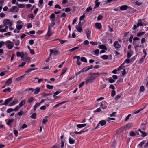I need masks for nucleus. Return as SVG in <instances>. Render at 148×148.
Segmentation results:
<instances>
[{"mask_svg": "<svg viewBox=\"0 0 148 148\" xmlns=\"http://www.w3.org/2000/svg\"><path fill=\"white\" fill-rule=\"evenodd\" d=\"M6 46L9 49H12L14 47V45L12 42L10 41H7L5 42Z\"/></svg>", "mask_w": 148, "mask_h": 148, "instance_id": "f257e3e1", "label": "nucleus"}, {"mask_svg": "<svg viewBox=\"0 0 148 148\" xmlns=\"http://www.w3.org/2000/svg\"><path fill=\"white\" fill-rule=\"evenodd\" d=\"M3 23L5 26L8 25L9 27H11L12 25V22L9 19H5L3 21Z\"/></svg>", "mask_w": 148, "mask_h": 148, "instance_id": "f03ea898", "label": "nucleus"}, {"mask_svg": "<svg viewBox=\"0 0 148 148\" xmlns=\"http://www.w3.org/2000/svg\"><path fill=\"white\" fill-rule=\"evenodd\" d=\"M19 10L18 8L16 6H12L9 10L10 12L15 13L18 12Z\"/></svg>", "mask_w": 148, "mask_h": 148, "instance_id": "7ed1b4c3", "label": "nucleus"}, {"mask_svg": "<svg viewBox=\"0 0 148 148\" xmlns=\"http://www.w3.org/2000/svg\"><path fill=\"white\" fill-rule=\"evenodd\" d=\"M95 77H93L92 76L87 78L86 79V83L87 84L89 83L92 82L94 80Z\"/></svg>", "mask_w": 148, "mask_h": 148, "instance_id": "20e7f679", "label": "nucleus"}, {"mask_svg": "<svg viewBox=\"0 0 148 148\" xmlns=\"http://www.w3.org/2000/svg\"><path fill=\"white\" fill-rule=\"evenodd\" d=\"M13 97H10L8 99H6L4 103H2L1 104V105H5L7 106L8 104L13 99Z\"/></svg>", "mask_w": 148, "mask_h": 148, "instance_id": "39448f33", "label": "nucleus"}, {"mask_svg": "<svg viewBox=\"0 0 148 148\" xmlns=\"http://www.w3.org/2000/svg\"><path fill=\"white\" fill-rule=\"evenodd\" d=\"M142 21L141 19H140L138 21V23L137 24V25H134V29L135 30V29L138 27L139 26H142L143 24L141 23Z\"/></svg>", "mask_w": 148, "mask_h": 148, "instance_id": "423d86ee", "label": "nucleus"}, {"mask_svg": "<svg viewBox=\"0 0 148 148\" xmlns=\"http://www.w3.org/2000/svg\"><path fill=\"white\" fill-rule=\"evenodd\" d=\"M99 72H96V73H89V75L91 76H92L93 77H95V79L99 75Z\"/></svg>", "mask_w": 148, "mask_h": 148, "instance_id": "0eeeda50", "label": "nucleus"}, {"mask_svg": "<svg viewBox=\"0 0 148 148\" xmlns=\"http://www.w3.org/2000/svg\"><path fill=\"white\" fill-rule=\"evenodd\" d=\"M52 33V32L51 28L49 26L48 30V32L47 34L46 35L48 37H50L51 36Z\"/></svg>", "mask_w": 148, "mask_h": 148, "instance_id": "6e6552de", "label": "nucleus"}, {"mask_svg": "<svg viewBox=\"0 0 148 148\" xmlns=\"http://www.w3.org/2000/svg\"><path fill=\"white\" fill-rule=\"evenodd\" d=\"M50 56H51L52 53H53L54 55H56L58 54L59 53L58 51L56 50H53V49H51L50 50Z\"/></svg>", "mask_w": 148, "mask_h": 148, "instance_id": "1a4fd4ad", "label": "nucleus"}, {"mask_svg": "<svg viewBox=\"0 0 148 148\" xmlns=\"http://www.w3.org/2000/svg\"><path fill=\"white\" fill-rule=\"evenodd\" d=\"M114 47L115 48L117 49L120 48L121 46L117 41H116L114 43Z\"/></svg>", "mask_w": 148, "mask_h": 148, "instance_id": "9d476101", "label": "nucleus"}, {"mask_svg": "<svg viewBox=\"0 0 148 148\" xmlns=\"http://www.w3.org/2000/svg\"><path fill=\"white\" fill-rule=\"evenodd\" d=\"M85 31L86 33V34L87 35V36L88 38V39H90V33L91 32L89 31L88 29H85Z\"/></svg>", "mask_w": 148, "mask_h": 148, "instance_id": "9b49d317", "label": "nucleus"}, {"mask_svg": "<svg viewBox=\"0 0 148 148\" xmlns=\"http://www.w3.org/2000/svg\"><path fill=\"white\" fill-rule=\"evenodd\" d=\"M95 26L96 28L98 29H101L102 26L101 24L100 23H96L95 24Z\"/></svg>", "mask_w": 148, "mask_h": 148, "instance_id": "f8f14e48", "label": "nucleus"}, {"mask_svg": "<svg viewBox=\"0 0 148 148\" xmlns=\"http://www.w3.org/2000/svg\"><path fill=\"white\" fill-rule=\"evenodd\" d=\"M27 53L26 52H22V56H21V58L23 60H25V59L27 57Z\"/></svg>", "mask_w": 148, "mask_h": 148, "instance_id": "ddd939ff", "label": "nucleus"}, {"mask_svg": "<svg viewBox=\"0 0 148 148\" xmlns=\"http://www.w3.org/2000/svg\"><path fill=\"white\" fill-rule=\"evenodd\" d=\"M128 6L127 5H122L120 7V9L121 10H125L127 9Z\"/></svg>", "mask_w": 148, "mask_h": 148, "instance_id": "4468645a", "label": "nucleus"}, {"mask_svg": "<svg viewBox=\"0 0 148 148\" xmlns=\"http://www.w3.org/2000/svg\"><path fill=\"white\" fill-rule=\"evenodd\" d=\"M69 143L71 144H73L75 143V140L71 137H70L69 139Z\"/></svg>", "mask_w": 148, "mask_h": 148, "instance_id": "2eb2a0df", "label": "nucleus"}, {"mask_svg": "<svg viewBox=\"0 0 148 148\" xmlns=\"http://www.w3.org/2000/svg\"><path fill=\"white\" fill-rule=\"evenodd\" d=\"M106 123V121L103 120L99 121L98 123V124L100 125L101 126H103L105 125Z\"/></svg>", "mask_w": 148, "mask_h": 148, "instance_id": "dca6fc26", "label": "nucleus"}, {"mask_svg": "<svg viewBox=\"0 0 148 148\" xmlns=\"http://www.w3.org/2000/svg\"><path fill=\"white\" fill-rule=\"evenodd\" d=\"M18 101L16 99H15L12 102L10 103L9 104V106H13L15 104L17 103Z\"/></svg>", "mask_w": 148, "mask_h": 148, "instance_id": "f3484780", "label": "nucleus"}, {"mask_svg": "<svg viewBox=\"0 0 148 148\" xmlns=\"http://www.w3.org/2000/svg\"><path fill=\"white\" fill-rule=\"evenodd\" d=\"M13 41L16 46H18L19 45L20 41L19 40L13 39Z\"/></svg>", "mask_w": 148, "mask_h": 148, "instance_id": "a211bd4d", "label": "nucleus"}, {"mask_svg": "<svg viewBox=\"0 0 148 148\" xmlns=\"http://www.w3.org/2000/svg\"><path fill=\"white\" fill-rule=\"evenodd\" d=\"M86 125V124H78L77 125V126L78 128H80L85 127Z\"/></svg>", "mask_w": 148, "mask_h": 148, "instance_id": "6ab92c4d", "label": "nucleus"}, {"mask_svg": "<svg viewBox=\"0 0 148 148\" xmlns=\"http://www.w3.org/2000/svg\"><path fill=\"white\" fill-rule=\"evenodd\" d=\"M40 103H36L34 106V109H33V110L34 111H35L36 110V108L39 107L40 105Z\"/></svg>", "mask_w": 148, "mask_h": 148, "instance_id": "aec40b11", "label": "nucleus"}, {"mask_svg": "<svg viewBox=\"0 0 148 148\" xmlns=\"http://www.w3.org/2000/svg\"><path fill=\"white\" fill-rule=\"evenodd\" d=\"M145 140H143L140 144H138V146L139 147V148H141L142 147V145L145 143Z\"/></svg>", "mask_w": 148, "mask_h": 148, "instance_id": "412c9836", "label": "nucleus"}, {"mask_svg": "<svg viewBox=\"0 0 148 148\" xmlns=\"http://www.w3.org/2000/svg\"><path fill=\"white\" fill-rule=\"evenodd\" d=\"M12 78H9L6 82V84L8 85L10 84L12 82Z\"/></svg>", "mask_w": 148, "mask_h": 148, "instance_id": "4be33fe9", "label": "nucleus"}, {"mask_svg": "<svg viewBox=\"0 0 148 148\" xmlns=\"http://www.w3.org/2000/svg\"><path fill=\"white\" fill-rule=\"evenodd\" d=\"M14 121V120L13 119H11L9 120L7 122V124L8 126H10L13 122Z\"/></svg>", "mask_w": 148, "mask_h": 148, "instance_id": "5701e85b", "label": "nucleus"}, {"mask_svg": "<svg viewBox=\"0 0 148 148\" xmlns=\"http://www.w3.org/2000/svg\"><path fill=\"white\" fill-rule=\"evenodd\" d=\"M25 103V100H22L21 101L20 103H19V106L20 108L22 107L24 105Z\"/></svg>", "mask_w": 148, "mask_h": 148, "instance_id": "b1692460", "label": "nucleus"}, {"mask_svg": "<svg viewBox=\"0 0 148 148\" xmlns=\"http://www.w3.org/2000/svg\"><path fill=\"white\" fill-rule=\"evenodd\" d=\"M66 102V101H63L62 102H61V103H59L58 104H56L55 106H53L54 108H56L57 107H58L60 105H61L62 104L65 103Z\"/></svg>", "mask_w": 148, "mask_h": 148, "instance_id": "393cba45", "label": "nucleus"}, {"mask_svg": "<svg viewBox=\"0 0 148 148\" xmlns=\"http://www.w3.org/2000/svg\"><path fill=\"white\" fill-rule=\"evenodd\" d=\"M124 64V63H123L121 65L119 66L118 68H117V70L118 71H120V70L121 69H123V68L125 67V66L123 65Z\"/></svg>", "mask_w": 148, "mask_h": 148, "instance_id": "a878e982", "label": "nucleus"}, {"mask_svg": "<svg viewBox=\"0 0 148 148\" xmlns=\"http://www.w3.org/2000/svg\"><path fill=\"white\" fill-rule=\"evenodd\" d=\"M143 51L145 53V55H144V56L142 58H141L140 60H139V62L140 63H142V62H143V61L144 60V58H145V57L146 56V52H145V51Z\"/></svg>", "mask_w": 148, "mask_h": 148, "instance_id": "bb28decb", "label": "nucleus"}, {"mask_svg": "<svg viewBox=\"0 0 148 148\" xmlns=\"http://www.w3.org/2000/svg\"><path fill=\"white\" fill-rule=\"evenodd\" d=\"M40 91V89L39 87H37L35 90V91L34 92L35 94H37L39 93Z\"/></svg>", "mask_w": 148, "mask_h": 148, "instance_id": "cd10ccee", "label": "nucleus"}, {"mask_svg": "<svg viewBox=\"0 0 148 148\" xmlns=\"http://www.w3.org/2000/svg\"><path fill=\"white\" fill-rule=\"evenodd\" d=\"M16 4V5H18V8H23L25 7V5L22 4H18V2H17Z\"/></svg>", "mask_w": 148, "mask_h": 148, "instance_id": "c85d7f7f", "label": "nucleus"}, {"mask_svg": "<svg viewBox=\"0 0 148 148\" xmlns=\"http://www.w3.org/2000/svg\"><path fill=\"white\" fill-rule=\"evenodd\" d=\"M8 25L5 26V28L3 29H1L0 30V32H6L7 31V30L8 29Z\"/></svg>", "mask_w": 148, "mask_h": 148, "instance_id": "c756f323", "label": "nucleus"}, {"mask_svg": "<svg viewBox=\"0 0 148 148\" xmlns=\"http://www.w3.org/2000/svg\"><path fill=\"white\" fill-rule=\"evenodd\" d=\"M101 58L103 60H106L108 58V56L106 55H104L101 56Z\"/></svg>", "mask_w": 148, "mask_h": 148, "instance_id": "7c9ffc66", "label": "nucleus"}, {"mask_svg": "<svg viewBox=\"0 0 148 148\" xmlns=\"http://www.w3.org/2000/svg\"><path fill=\"white\" fill-rule=\"evenodd\" d=\"M81 60L82 62H84L86 63L87 62V60L84 57H82L81 58Z\"/></svg>", "mask_w": 148, "mask_h": 148, "instance_id": "2f4dec72", "label": "nucleus"}, {"mask_svg": "<svg viewBox=\"0 0 148 148\" xmlns=\"http://www.w3.org/2000/svg\"><path fill=\"white\" fill-rule=\"evenodd\" d=\"M30 117L33 119H35L36 117V113H34L32 115H31Z\"/></svg>", "mask_w": 148, "mask_h": 148, "instance_id": "473e14b6", "label": "nucleus"}, {"mask_svg": "<svg viewBox=\"0 0 148 148\" xmlns=\"http://www.w3.org/2000/svg\"><path fill=\"white\" fill-rule=\"evenodd\" d=\"M48 117V116H46L42 120V122L43 124H44L45 123H47L48 122V120L46 119Z\"/></svg>", "mask_w": 148, "mask_h": 148, "instance_id": "72a5a7b5", "label": "nucleus"}, {"mask_svg": "<svg viewBox=\"0 0 148 148\" xmlns=\"http://www.w3.org/2000/svg\"><path fill=\"white\" fill-rule=\"evenodd\" d=\"M11 91V88H7L4 89L3 90V92H10Z\"/></svg>", "mask_w": 148, "mask_h": 148, "instance_id": "f704fd0d", "label": "nucleus"}, {"mask_svg": "<svg viewBox=\"0 0 148 148\" xmlns=\"http://www.w3.org/2000/svg\"><path fill=\"white\" fill-rule=\"evenodd\" d=\"M85 131H81L80 132H77L76 131H75L74 132V133L76 134H80L84 132Z\"/></svg>", "mask_w": 148, "mask_h": 148, "instance_id": "c9c22d12", "label": "nucleus"}, {"mask_svg": "<svg viewBox=\"0 0 148 148\" xmlns=\"http://www.w3.org/2000/svg\"><path fill=\"white\" fill-rule=\"evenodd\" d=\"M145 90L144 86H142L140 88V91L141 92H143Z\"/></svg>", "mask_w": 148, "mask_h": 148, "instance_id": "e433bc0d", "label": "nucleus"}, {"mask_svg": "<svg viewBox=\"0 0 148 148\" xmlns=\"http://www.w3.org/2000/svg\"><path fill=\"white\" fill-rule=\"evenodd\" d=\"M55 15L54 14L52 13V14L50 16V18L51 19H52V20H51L52 21H54V19H53L55 18Z\"/></svg>", "mask_w": 148, "mask_h": 148, "instance_id": "4c0bfd02", "label": "nucleus"}, {"mask_svg": "<svg viewBox=\"0 0 148 148\" xmlns=\"http://www.w3.org/2000/svg\"><path fill=\"white\" fill-rule=\"evenodd\" d=\"M76 29L79 32H81L82 30V29L80 26H77L76 27Z\"/></svg>", "mask_w": 148, "mask_h": 148, "instance_id": "58836bf2", "label": "nucleus"}, {"mask_svg": "<svg viewBox=\"0 0 148 148\" xmlns=\"http://www.w3.org/2000/svg\"><path fill=\"white\" fill-rule=\"evenodd\" d=\"M23 25H16V28L19 31L22 28Z\"/></svg>", "mask_w": 148, "mask_h": 148, "instance_id": "ea45409f", "label": "nucleus"}, {"mask_svg": "<svg viewBox=\"0 0 148 148\" xmlns=\"http://www.w3.org/2000/svg\"><path fill=\"white\" fill-rule=\"evenodd\" d=\"M34 98L33 97H31L29 99L28 101V103H31L34 101Z\"/></svg>", "mask_w": 148, "mask_h": 148, "instance_id": "a19ab883", "label": "nucleus"}, {"mask_svg": "<svg viewBox=\"0 0 148 148\" xmlns=\"http://www.w3.org/2000/svg\"><path fill=\"white\" fill-rule=\"evenodd\" d=\"M67 70V68H64L62 70V73H61V75H60V76H61L62 75H63L66 71Z\"/></svg>", "mask_w": 148, "mask_h": 148, "instance_id": "79ce46f5", "label": "nucleus"}, {"mask_svg": "<svg viewBox=\"0 0 148 148\" xmlns=\"http://www.w3.org/2000/svg\"><path fill=\"white\" fill-rule=\"evenodd\" d=\"M37 69V68H29V69H27L26 71V72L27 73H27H29V72H31L32 70H35V69Z\"/></svg>", "mask_w": 148, "mask_h": 148, "instance_id": "37998d69", "label": "nucleus"}, {"mask_svg": "<svg viewBox=\"0 0 148 148\" xmlns=\"http://www.w3.org/2000/svg\"><path fill=\"white\" fill-rule=\"evenodd\" d=\"M46 86L47 88L49 89H52L53 88V86L52 85L47 84Z\"/></svg>", "mask_w": 148, "mask_h": 148, "instance_id": "c03bdc74", "label": "nucleus"}, {"mask_svg": "<svg viewBox=\"0 0 148 148\" xmlns=\"http://www.w3.org/2000/svg\"><path fill=\"white\" fill-rule=\"evenodd\" d=\"M99 0H96L95 1V5L97 7H99L100 4V2H99Z\"/></svg>", "mask_w": 148, "mask_h": 148, "instance_id": "a18cd8bd", "label": "nucleus"}, {"mask_svg": "<svg viewBox=\"0 0 148 148\" xmlns=\"http://www.w3.org/2000/svg\"><path fill=\"white\" fill-rule=\"evenodd\" d=\"M13 111H14L13 109L10 108L7 110L6 112L8 113H10Z\"/></svg>", "mask_w": 148, "mask_h": 148, "instance_id": "49530a36", "label": "nucleus"}, {"mask_svg": "<svg viewBox=\"0 0 148 148\" xmlns=\"http://www.w3.org/2000/svg\"><path fill=\"white\" fill-rule=\"evenodd\" d=\"M16 55L17 57H21V56H22V53H21L19 51H18L16 52Z\"/></svg>", "mask_w": 148, "mask_h": 148, "instance_id": "de8ad7c7", "label": "nucleus"}, {"mask_svg": "<svg viewBox=\"0 0 148 148\" xmlns=\"http://www.w3.org/2000/svg\"><path fill=\"white\" fill-rule=\"evenodd\" d=\"M145 33V32H139L137 34V36L138 37H140L141 35L144 34Z\"/></svg>", "mask_w": 148, "mask_h": 148, "instance_id": "09e8293b", "label": "nucleus"}, {"mask_svg": "<svg viewBox=\"0 0 148 148\" xmlns=\"http://www.w3.org/2000/svg\"><path fill=\"white\" fill-rule=\"evenodd\" d=\"M94 54L96 56H98L99 52V50L97 49L94 51Z\"/></svg>", "mask_w": 148, "mask_h": 148, "instance_id": "8fccbe9b", "label": "nucleus"}, {"mask_svg": "<svg viewBox=\"0 0 148 148\" xmlns=\"http://www.w3.org/2000/svg\"><path fill=\"white\" fill-rule=\"evenodd\" d=\"M100 106L102 109H103L106 108L107 107V106L103 105L102 103H101Z\"/></svg>", "mask_w": 148, "mask_h": 148, "instance_id": "3c124183", "label": "nucleus"}, {"mask_svg": "<svg viewBox=\"0 0 148 148\" xmlns=\"http://www.w3.org/2000/svg\"><path fill=\"white\" fill-rule=\"evenodd\" d=\"M14 132L15 135L16 137L18 136V131L16 130H14Z\"/></svg>", "mask_w": 148, "mask_h": 148, "instance_id": "603ef678", "label": "nucleus"}, {"mask_svg": "<svg viewBox=\"0 0 148 148\" xmlns=\"http://www.w3.org/2000/svg\"><path fill=\"white\" fill-rule=\"evenodd\" d=\"M78 48V47H75L74 48H73L71 49H70L69 50V51L70 52H72L73 51H74L75 50H76V49H77Z\"/></svg>", "mask_w": 148, "mask_h": 148, "instance_id": "864d4df0", "label": "nucleus"}, {"mask_svg": "<svg viewBox=\"0 0 148 148\" xmlns=\"http://www.w3.org/2000/svg\"><path fill=\"white\" fill-rule=\"evenodd\" d=\"M20 108V107L19 106H18L13 109V110L14 111H16L18 110Z\"/></svg>", "mask_w": 148, "mask_h": 148, "instance_id": "5fc2aeb1", "label": "nucleus"}, {"mask_svg": "<svg viewBox=\"0 0 148 148\" xmlns=\"http://www.w3.org/2000/svg\"><path fill=\"white\" fill-rule=\"evenodd\" d=\"M136 135L135 133L133 131H131L130 132V135L132 136H134Z\"/></svg>", "mask_w": 148, "mask_h": 148, "instance_id": "6e6d98bb", "label": "nucleus"}, {"mask_svg": "<svg viewBox=\"0 0 148 148\" xmlns=\"http://www.w3.org/2000/svg\"><path fill=\"white\" fill-rule=\"evenodd\" d=\"M93 68H94L93 66L92 65H91L89 66H88L87 68V69L85 70L86 71H87L90 69H91Z\"/></svg>", "mask_w": 148, "mask_h": 148, "instance_id": "4d7b16f0", "label": "nucleus"}, {"mask_svg": "<svg viewBox=\"0 0 148 148\" xmlns=\"http://www.w3.org/2000/svg\"><path fill=\"white\" fill-rule=\"evenodd\" d=\"M101 111V109L100 108H98L95 110L94 111V112L95 113L97 112H100Z\"/></svg>", "mask_w": 148, "mask_h": 148, "instance_id": "13d9d810", "label": "nucleus"}, {"mask_svg": "<svg viewBox=\"0 0 148 148\" xmlns=\"http://www.w3.org/2000/svg\"><path fill=\"white\" fill-rule=\"evenodd\" d=\"M132 55L130 52H128L127 53V57L128 58H129L131 57Z\"/></svg>", "mask_w": 148, "mask_h": 148, "instance_id": "bf43d9fd", "label": "nucleus"}, {"mask_svg": "<svg viewBox=\"0 0 148 148\" xmlns=\"http://www.w3.org/2000/svg\"><path fill=\"white\" fill-rule=\"evenodd\" d=\"M24 113V112L22 110H20L18 113V114L20 116H21Z\"/></svg>", "mask_w": 148, "mask_h": 148, "instance_id": "052dcab7", "label": "nucleus"}, {"mask_svg": "<svg viewBox=\"0 0 148 148\" xmlns=\"http://www.w3.org/2000/svg\"><path fill=\"white\" fill-rule=\"evenodd\" d=\"M132 124H128L126 125V127L128 128L132 127Z\"/></svg>", "mask_w": 148, "mask_h": 148, "instance_id": "680f3d73", "label": "nucleus"}, {"mask_svg": "<svg viewBox=\"0 0 148 148\" xmlns=\"http://www.w3.org/2000/svg\"><path fill=\"white\" fill-rule=\"evenodd\" d=\"M116 92L115 91L112 90L111 92V96L112 97L114 96L115 95Z\"/></svg>", "mask_w": 148, "mask_h": 148, "instance_id": "e2e57ef3", "label": "nucleus"}, {"mask_svg": "<svg viewBox=\"0 0 148 148\" xmlns=\"http://www.w3.org/2000/svg\"><path fill=\"white\" fill-rule=\"evenodd\" d=\"M84 82L83 81L80 83L79 85V88H80L82 87L84 84Z\"/></svg>", "mask_w": 148, "mask_h": 148, "instance_id": "0e129e2a", "label": "nucleus"}, {"mask_svg": "<svg viewBox=\"0 0 148 148\" xmlns=\"http://www.w3.org/2000/svg\"><path fill=\"white\" fill-rule=\"evenodd\" d=\"M53 1H50L48 3V5L50 6H51L52 5L53 3Z\"/></svg>", "mask_w": 148, "mask_h": 148, "instance_id": "69168bd1", "label": "nucleus"}, {"mask_svg": "<svg viewBox=\"0 0 148 148\" xmlns=\"http://www.w3.org/2000/svg\"><path fill=\"white\" fill-rule=\"evenodd\" d=\"M103 18V16L101 15H99L97 18V20H100Z\"/></svg>", "mask_w": 148, "mask_h": 148, "instance_id": "338daca9", "label": "nucleus"}, {"mask_svg": "<svg viewBox=\"0 0 148 148\" xmlns=\"http://www.w3.org/2000/svg\"><path fill=\"white\" fill-rule=\"evenodd\" d=\"M136 5H138V6H140L142 5V3L141 2H140L138 1H136Z\"/></svg>", "mask_w": 148, "mask_h": 148, "instance_id": "774afa93", "label": "nucleus"}]
</instances>
